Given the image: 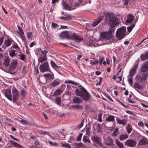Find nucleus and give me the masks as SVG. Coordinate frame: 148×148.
I'll return each instance as SVG.
<instances>
[{"mask_svg":"<svg viewBox=\"0 0 148 148\" xmlns=\"http://www.w3.org/2000/svg\"><path fill=\"white\" fill-rule=\"evenodd\" d=\"M105 19L106 22L108 23L110 27H115L119 23L118 19L112 13L106 14Z\"/></svg>","mask_w":148,"mask_h":148,"instance_id":"f257e3e1","label":"nucleus"},{"mask_svg":"<svg viewBox=\"0 0 148 148\" xmlns=\"http://www.w3.org/2000/svg\"><path fill=\"white\" fill-rule=\"evenodd\" d=\"M76 95L79 96L84 101H88L90 97V95L87 91L81 86H78L75 91Z\"/></svg>","mask_w":148,"mask_h":148,"instance_id":"f03ea898","label":"nucleus"},{"mask_svg":"<svg viewBox=\"0 0 148 148\" xmlns=\"http://www.w3.org/2000/svg\"><path fill=\"white\" fill-rule=\"evenodd\" d=\"M140 74L142 80L148 79V61L142 64L140 67Z\"/></svg>","mask_w":148,"mask_h":148,"instance_id":"7ed1b4c3","label":"nucleus"},{"mask_svg":"<svg viewBox=\"0 0 148 148\" xmlns=\"http://www.w3.org/2000/svg\"><path fill=\"white\" fill-rule=\"evenodd\" d=\"M61 37L63 38L72 39L75 40V42L79 43L83 40V38L81 36H77L75 34H73L71 36L67 32H62L60 35Z\"/></svg>","mask_w":148,"mask_h":148,"instance_id":"20e7f679","label":"nucleus"},{"mask_svg":"<svg viewBox=\"0 0 148 148\" xmlns=\"http://www.w3.org/2000/svg\"><path fill=\"white\" fill-rule=\"evenodd\" d=\"M126 27L124 26L119 28L117 30L116 36L118 40L123 38L126 36Z\"/></svg>","mask_w":148,"mask_h":148,"instance_id":"39448f33","label":"nucleus"},{"mask_svg":"<svg viewBox=\"0 0 148 148\" xmlns=\"http://www.w3.org/2000/svg\"><path fill=\"white\" fill-rule=\"evenodd\" d=\"M17 66V62L16 60H13L10 63L9 68V70L11 74H13L15 73L14 70Z\"/></svg>","mask_w":148,"mask_h":148,"instance_id":"423d86ee","label":"nucleus"},{"mask_svg":"<svg viewBox=\"0 0 148 148\" xmlns=\"http://www.w3.org/2000/svg\"><path fill=\"white\" fill-rule=\"evenodd\" d=\"M112 35L109 32H101L100 34V39L106 40H109L111 39Z\"/></svg>","mask_w":148,"mask_h":148,"instance_id":"0eeeda50","label":"nucleus"},{"mask_svg":"<svg viewBox=\"0 0 148 148\" xmlns=\"http://www.w3.org/2000/svg\"><path fill=\"white\" fill-rule=\"evenodd\" d=\"M39 69L41 72L49 71L50 69L48 63L45 62L42 63L40 65Z\"/></svg>","mask_w":148,"mask_h":148,"instance_id":"6e6552de","label":"nucleus"},{"mask_svg":"<svg viewBox=\"0 0 148 148\" xmlns=\"http://www.w3.org/2000/svg\"><path fill=\"white\" fill-rule=\"evenodd\" d=\"M12 100L13 102H16L19 97V93L16 88L12 90Z\"/></svg>","mask_w":148,"mask_h":148,"instance_id":"1a4fd4ad","label":"nucleus"},{"mask_svg":"<svg viewBox=\"0 0 148 148\" xmlns=\"http://www.w3.org/2000/svg\"><path fill=\"white\" fill-rule=\"evenodd\" d=\"M47 51L46 50L42 51L41 57L38 59V62H42L46 60L47 58L46 57V54Z\"/></svg>","mask_w":148,"mask_h":148,"instance_id":"9d476101","label":"nucleus"},{"mask_svg":"<svg viewBox=\"0 0 148 148\" xmlns=\"http://www.w3.org/2000/svg\"><path fill=\"white\" fill-rule=\"evenodd\" d=\"M136 143V142L132 139H129L124 142L125 145L131 147H134Z\"/></svg>","mask_w":148,"mask_h":148,"instance_id":"9b49d317","label":"nucleus"},{"mask_svg":"<svg viewBox=\"0 0 148 148\" xmlns=\"http://www.w3.org/2000/svg\"><path fill=\"white\" fill-rule=\"evenodd\" d=\"M91 140L94 143H96L101 146L102 145L101 143V140L99 137L96 135L92 136L91 138Z\"/></svg>","mask_w":148,"mask_h":148,"instance_id":"f8f14e48","label":"nucleus"},{"mask_svg":"<svg viewBox=\"0 0 148 148\" xmlns=\"http://www.w3.org/2000/svg\"><path fill=\"white\" fill-rule=\"evenodd\" d=\"M104 143L108 146H111L113 145L112 140L110 137H107L104 139Z\"/></svg>","mask_w":148,"mask_h":148,"instance_id":"ddd939ff","label":"nucleus"},{"mask_svg":"<svg viewBox=\"0 0 148 148\" xmlns=\"http://www.w3.org/2000/svg\"><path fill=\"white\" fill-rule=\"evenodd\" d=\"M103 16H99L97 19L94 21L92 24V25L94 27L96 26L101 22L102 20H103Z\"/></svg>","mask_w":148,"mask_h":148,"instance_id":"4468645a","label":"nucleus"},{"mask_svg":"<svg viewBox=\"0 0 148 148\" xmlns=\"http://www.w3.org/2000/svg\"><path fill=\"white\" fill-rule=\"evenodd\" d=\"M5 95L8 99L10 101H12L11 90L10 89H8L5 90Z\"/></svg>","mask_w":148,"mask_h":148,"instance_id":"2eb2a0df","label":"nucleus"},{"mask_svg":"<svg viewBox=\"0 0 148 148\" xmlns=\"http://www.w3.org/2000/svg\"><path fill=\"white\" fill-rule=\"evenodd\" d=\"M138 65L137 64H135L134 65V66L132 67V69L131 70L129 76L130 77L133 76L134 75V73L136 70L137 68L138 67Z\"/></svg>","mask_w":148,"mask_h":148,"instance_id":"dca6fc26","label":"nucleus"},{"mask_svg":"<svg viewBox=\"0 0 148 148\" xmlns=\"http://www.w3.org/2000/svg\"><path fill=\"white\" fill-rule=\"evenodd\" d=\"M134 17L131 14H129L128 15L127 19L125 21L127 23H130L134 20Z\"/></svg>","mask_w":148,"mask_h":148,"instance_id":"f3484780","label":"nucleus"},{"mask_svg":"<svg viewBox=\"0 0 148 148\" xmlns=\"http://www.w3.org/2000/svg\"><path fill=\"white\" fill-rule=\"evenodd\" d=\"M148 143V140L146 138H143L139 141V144L140 145H145Z\"/></svg>","mask_w":148,"mask_h":148,"instance_id":"a211bd4d","label":"nucleus"},{"mask_svg":"<svg viewBox=\"0 0 148 148\" xmlns=\"http://www.w3.org/2000/svg\"><path fill=\"white\" fill-rule=\"evenodd\" d=\"M5 58L3 64L5 67L6 68V67H8L9 65L10 60L8 56H5Z\"/></svg>","mask_w":148,"mask_h":148,"instance_id":"6ab92c4d","label":"nucleus"},{"mask_svg":"<svg viewBox=\"0 0 148 148\" xmlns=\"http://www.w3.org/2000/svg\"><path fill=\"white\" fill-rule=\"evenodd\" d=\"M73 100L74 103H80L82 102V100L81 99L76 96L74 97Z\"/></svg>","mask_w":148,"mask_h":148,"instance_id":"aec40b11","label":"nucleus"},{"mask_svg":"<svg viewBox=\"0 0 148 148\" xmlns=\"http://www.w3.org/2000/svg\"><path fill=\"white\" fill-rule=\"evenodd\" d=\"M140 58L142 61H144L148 59V51L145 54H142L140 56Z\"/></svg>","mask_w":148,"mask_h":148,"instance_id":"412c9836","label":"nucleus"},{"mask_svg":"<svg viewBox=\"0 0 148 148\" xmlns=\"http://www.w3.org/2000/svg\"><path fill=\"white\" fill-rule=\"evenodd\" d=\"M62 4L64 7V9L68 10H71V7L69 5L66 3L65 1H62Z\"/></svg>","mask_w":148,"mask_h":148,"instance_id":"4be33fe9","label":"nucleus"},{"mask_svg":"<svg viewBox=\"0 0 148 148\" xmlns=\"http://www.w3.org/2000/svg\"><path fill=\"white\" fill-rule=\"evenodd\" d=\"M116 121L117 123L122 124L124 125H126L127 122V121L125 119L120 120L118 119H116Z\"/></svg>","mask_w":148,"mask_h":148,"instance_id":"5701e85b","label":"nucleus"},{"mask_svg":"<svg viewBox=\"0 0 148 148\" xmlns=\"http://www.w3.org/2000/svg\"><path fill=\"white\" fill-rule=\"evenodd\" d=\"M134 86V88L136 90H138L142 88V86L137 82H135Z\"/></svg>","mask_w":148,"mask_h":148,"instance_id":"b1692460","label":"nucleus"},{"mask_svg":"<svg viewBox=\"0 0 148 148\" xmlns=\"http://www.w3.org/2000/svg\"><path fill=\"white\" fill-rule=\"evenodd\" d=\"M128 135L127 134H121L119 136V139L121 140H123L128 137Z\"/></svg>","mask_w":148,"mask_h":148,"instance_id":"393cba45","label":"nucleus"},{"mask_svg":"<svg viewBox=\"0 0 148 148\" xmlns=\"http://www.w3.org/2000/svg\"><path fill=\"white\" fill-rule=\"evenodd\" d=\"M10 143L14 145L15 147H18V148H22V147L21 145L18 144L17 143L12 141H10Z\"/></svg>","mask_w":148,"mask_h":148,"instance_id":"a878e982","label":"nucleus"},{"mask_svg":"<svg viewBox=\"0 0 148 148\" xmlns=\"http://www.w3.org/2000/svg\"><path fill=\"white\" fill-rule=\"evenodd\" d=\"M126 131L128 134L130 133L132 130V127L130 124H128L126 127Z\"/></svg>","mask_w":148,"mask_h":148,"instance_id":"bb28decb","label":"nucleus"},{"mask_svg":"<svg viewBox=\"0 0 148 148\" xmlns=\"http://www.w3.org/2000/svg\"><path fill=\"white\" fill-rule=\"evenodd\" d=\"M12 40L8 39L5 41L4 44L6 47L9 46L12 43Z\"/></svg>","mask_w":148,"mask_h":148,"instance_id":"cd10ccee","label":"nucleus"},{"mask_svg":"<svg viewBox=\"0 0 148 148\" xmlns=\"http://www.w3.org/2000/svg\"><path fill=\"white\" fill-rule=\"evenodd\" d=\"M51 64L52 67L54 69H57L58 67H60L61 66H57L56 64L53 61H51Z\"/></svg>","mask_w":148,"mask_h":148,"instance_id":"c85d7f7f","label":"nucleus"},{"mask_svg":"<svg viewBox=\"0 0 148 148\" xmlns=\"http://www.w3.org/2000/svg\"><path fill=\"white\" fill-rule=\"evenodd\" d=\"M83 141L84 142H88L89 143H91V142L89 138L86 136H84L83 138Z\"/></svg>","mask_w":148,"mask_h":148,"instance_id":"c756f323","label":"nucleus"},{"mask_svg":"<svg viewBox=\"0 0 148 148\" xmlns=\"http://www.w3.org/2000/svg\"><path fill=\"white\" fill-rule=\"evenodd\" d=\"M60 83L59 81H57V80H54L51 83V85L53 87H55L58 85Z\"/></svg>","mask_w":148,"mask_h":148,"instance_id":"7c9ffc66","label":"nucleus"},{"mask_svg":"<svg viewBox=\"0 0 148 148\" xmlns=\"http://www.w3.org/2000/svg\"><path fill=\"white\" fill-rule=\"evenodd\" d=\"M44 75L49 79H53L54 78V77L53 75L49 74H45Z\"/></svg>","mask_w":148,"mask_h":148,"instance_id":"2f4dec72","label":"nucleus"},{"mask_svg":"<svg viewBox=\"0 0 148 148\" xmlns=\"http://www.w3.org/2000/svg\"><path fill=\"white\" fill-rule=\"evenodd\" d=\"M116 143L117 146L121 148H123L124 146L123 144L119 140H116Z\"/></svg>","mask_w":148,"mask_h":148,"instance_id":"473e14b6","label":"nucleus"},{"mask_svg":"<svg viewBox=\"0 0 148 148\" xmlns=\"http://www.w3.org/2000/svg\"><path fill=\"white\" fill-rule=\"evenodd\" d=\"M114 117L113 116H109L106 119V120L109 121H113L114 120Z\"/></svg>","mask_w":148,"mask_h":148,"instance_id":"72a5a7b5","label":"nucleus"},{"mask_svg":"<svg viewBox=\"0 0 148 148\" xmlns=\"http://www.w3.org/2000/svg\"><path fill=\"white\" fill-rule=\"evenodd\" d=\"M62 92L61 89H57L54 93L53 95L57 96L60 95Z\"/></svg>","mask_w":148,"mask_h":148,"instance_id":"f704fd0d","label":"nucleus"},{"mask_svg":"<svg viewBox=\"0 0 148 148\" xmlns=\"http://www.w3.org/2000/svg\"><path fill=\"white\" fill-rule=\"evenodd\" d=\"M71 17L70 15H69L66 17L61 16L60 17V18L63 20H67L70 19Z\"/></svg>","mask_w":148,"mask_h":148,"instance_id":"c9c22d12","label":"nucleus"},{"mask_svg":"<svg viewBox=\"0 0 148 148\" xmlns=\"http://www.w3.org/2000/svg\"><path fill=\"white\" fill-rule=\"evenodd\" d=\"M99 61L98 60H90V64L92 65H96L98 63Z\"/></svg>","mask_w":148,"mask_h":148,"instance_id":"e433bc0d","label":"nucleus"},{"mask_svg":"<svg viewBox=\"0 0 148 148\" xmlns=\"http://www.w3.org/2000/svg\"><path fill=\"white\" fill-rule=\"evenodd\" d=\"M118 128H116L115 129H114V130L112 134V136H116L118 134Z\"/></svg>","mask_w":148,"mask_h":148,"instance_id":"4c0bfd02","label":"nucleus"},{"mask_svg":"<svg viewBox=\"0 0 148 148\" xmlns=\"http://www.w3.org/2000/svg\"><path fill=\"white\" fill-rule=\"evenodd\" d=\"M77 146L78 148H85V145L83 144L82 143H76Z\"/></svg>","mask_w":148,"mask_h":148,"instance_id":"58836bf2","label":"nucleus"},{"mask_svg":"<svg viewBox=\"0 0 148 148\" xmlns=\"http://www.w3.org/2000/svg\"><path fill=\"white\" fill-rule=\"evenodd\" d=\"M110 27V28L109 29L108 32H109V33L111 34L112 35V34L114 32L115 29L114 27Z\"/></svg>","mask_w":148,"mask_h":148,"instance_id":"ea45409f","label":"nucleus"},{"mask_svg":"<svg viewBox=\"0 0 148 148\" xmlns=\"http://www.w3.org/2000/svg\"><path fill=\"white\" fill-rule=\"evenodd\" d=\"M134 26L135 24H133L130 26L128 27L127 28L128 32H130Z\"/></svg>","mask_w":148,"mask_h":148,"instance_id":"a19ab883","label":"nucleus"},{"mask_svg":"<svg viewBox=\"0 0 148 148\" xmlns=\"http://www.w3.org/2000/svg\"><path fill=\"white\" fill-rule=\"evenodd\" d=\"M62 147H66L67 148H71L70 145L68 143H62Z\"/></svg>","mask_w":148,"mask_h":148,"instance_id":"79ce46f5","label":"nucleus"},{"mask_svg":"<svg viewBox=\"0 0 148 148\" xmlns=\"http://www.w3.org/2000/svg\"><path fill=\"white\" fill-rule=\"evenodd\" d=\"M15 51L14 50H12L11 51H9V54L11 57H13L15 56Z\"/></svg>","mask_w":148,"mask_h":148,"instance_id":"37998d69","label":"nucleus"},{"mask_svg":"<svg viewBox=\"0 0 148 148\" xmlns=\"http://www.w3.org/2000/svg\"><path fill=\"white\" fill-rule=\"evenodd\" d=\"M56 100L57 104L58 105H60L61 101V97H58L56 98Z\"/></svg>","mask_w":148,"mask_h":148,"instance_id":"c03bdc74","label":"nucleus"},{"mask_svg":"<svg viewBox=\"0 0 148 148\" xmlns=\"http://www.w3.org/2000/svg\"><path fill=\"white\" fill-rule=\"evenodd\" d=\"M73 108H74L75 110H77L80 108H82V107L81 106L78 105H74L73 106Z\"/></svg>","mask_w":148,"mask_h":148,"instance_id":"a18cd8bd","label":"nucleus"},{"mask_svg":"<svg viewBox=\"0 0 148 148\" xmlns=\"http://www.w3.org/2000/svg\"><path fill=\"white\" fill-rule=\"evenodd\" d=\"M32 37V33H27V37L29 39H31Z\"/></svg>","mask_w":148,"mask_h":148,"instance_id":"49530a36","label":"nucleus"},{"mask_svg":"<svg viewBox=\"0 0 148 148\" xmlns=\"http://www.w3.org/2000/svg\"><path fill=\"white\" fill-rule=\"evenodd\" d=\"M83 135L82 133H81L79 134V136L77 137V141H80L81 140L82 137Z\"/></svg>","mask_w":148,"mask_h":148,"instance_id":"de8ad7c7","label":"nucleus"},{"mask_svg":"<svg viewBox=\"0 0 148 148\" xmlns=\"http://www.w3.org/2000/svg\"><path fill=\"white\" fill-rule=\"evenodd\" d=\"M101 125L99 124H98L97 125V130L98 132H101Z\"/></svg>","mask_w":148,"mask_h":148,"instance_id":"09e8293b","label":"nucleus"},{"mask_svg":"<svg viewBox=\"0 0 148 148\" xmlns=\"http://www.w3.org/2000/svg\"><path fill=\"white\" fill-rule=\"evenodd\" d=\"M20 122L23 125H26L27 124V121L25 120L22 119L20 121Z\"/></svg>","mask_w":148,"mask_h":148,"instance_id":"8fccbe9b","label":"nucleus"},{"mask_svg":"<svg viewBox=\"0 0 148 148\" xmlns=\"http://www.w3.org/2000/svg\"><path fill=\"white\" fill-rule=\"evenodd\" d=\"M86 134L88 135V136H89L90 133L89 129L87 128H86Z\"/></svg>","mask_w":148,"mask_h":148,"instance_id":"3c124183","label":"nucleus"},{"mask_svg":"<svg viewBox=\"0 0 148 148\" xmlns=\"http://www.w3.org/2000/svg\"><path fill=\"white\" fill-rule=\"evenodd\" d=\"M128 82L130 84V85L131 86H132V83L133 82V80L131 78H129L128 79Z\"/></svg>","mask_w":148,"mask_h":148,"instance_id":"603ef678","label":"nucleus"},{"mask_svg":"<svg viewBox=\"0 0 148 148\" xmlns=\"http://www.w3.org/2000/svg\"><path fill=\"white\" fill-rule=\"evenodd\" d=\"M49 142L50 144L52 146H56L58 145V144L57 143H53L52 142L50 141H49Z\"/></svg>","mask_w":148,"mask_h":148,"instance_id":"864d4df0","label":"nucleus"},{"mask_svg":"<svg viewBox=\"0 0 148 148\" xmlns=\"http://www.w3.org/2000/svg\"><path fill=\"white\" fill-rule=\"evenodd\" d=\"M20 58L22 60H24L25 58V56L23 54H20Z\"/></svg>","mask_w":148,"mask_h":148,"instance_id":"5fc2aeb1","label":"nucleus"},{"mask_svg":"<svg viewBox=\"0 0 148 148\" xmlns=\"http://www.w3.org/2000/svg\"><path fill=\"white\" fill-rule=\"evenodd\" d=\"M21 94L22 96H25L26 95V92L23 90H22L21 91Z\"/></svg>","mask_w":148,"mask_h":148,"instance_id":"6e6d98bb","label":"nucleus"},{"mask_svg":"<svg viewBox=\"0 0 148 148\" xmlns=\"http://www.w3.org/2000/svg\"><path fill=\"white\" fill-rule=\"evenodd\" d=\"M84 122V120H83L82 121L81 124L78 125V127L79 128V129L80 128L83 126V125Z\"/></svg>","mask_w":148,"mask_h":148,"instance_id":"4d7b16f0","label":"nucleus"},{"mask_svg":"<svg viewBox=\"0 0 148 148\" xmlns=\"http://www.w3.org/2000/svg\"><path fill=\"white\" fill-rule=\"evenodd\" d=\"M65 83H71V84H75V83L74 82H73V81H70V80L65 81Z\"/></svg>","mask_w":148,"mask_h":148,"instance_id":"13d9d810","label":"nucleus"},{"mask_svg":"<svg viewBox=\"0 0 148 148\" xmlns=\"http://www.w3.org/2000/svg\"><path fill=\"white\" fill-rule=\"evenodd\" d=\"M138 125L140 126H143V127L144 126V124L143 123L142 121H139L138 123Z\"/></svg>","mask_w":148,"mask_h":148,"instance_id":"bf43d9fd","label":"nucleus"},{"mask_svg":"<svg viewBox=\"0 0 148 148\" xmlns=\"http://www.w3.org/2000/svg\"><path fill=\"white\" fill-rule=\"evenodd\" d=\"M58 26V24L57 23H52V27L54 28L55 27H57Z\"/></svg>","mask_w":148,"mask_h":148,"instance_id":"052dcab7","label":"nucleus"},{"mask_svg":"<svg viewBox=\"0 0 148 148\" xmlns=\"http://www.w3.org/2000/svg\"><path fill=\"white\" fill-rule=\"evenodd\" d=\"M36 45V43L35 42H32L30 44L29 46L30 47H32L34 45Z\"/></svg>","mask_w":148,"mask_h":148,"instance_id":"680f3d73","label":"nucleus"},{"mask_svg":"<svg viewBox=\"0 0 148 148\" xmlns=\"http://www.w3.org/2000/svg\"><path fill=\"white\" fill-rule=\"evenodd\" d=\"M104 59V58L102 57L101 58L99 59V63L101 65L102 64V62H103V59Z\"/></svg>","mask_w":148,"mask_h":148,"instance_id":"e2e57ef3","label":"nucleus"},{"mask_svg":"<svg viewBox=\"0 0 148 148\" xmlns=\"http://www.w3.org/2000/svg\"><path fill=\"white\" fill-rule=\"evenodd\" d=\"M99 79H100V80H99V82H98V83H97L96 84V85H100V84L101 82V80H102V77H99Z\"/></svg>","mask_w":148,"mask_h":148,"instance_id":"0e129e2a","label":"nucleus"},{"mask_svg":"<svg viewBox=\"0 0 148 148\" xmlns=\"http://www.w3.org/2000/svg\"><path fill=\"white\" fill-rule=\"evenodd\" d=\"M122 1L124 2V4L125 5H126L128 3L129 0H122Z\"/></svg>","mask_w":148,"mask_h":148,"instance_id":"69168bd1","label":"nucleus"},{"mask_svg":"<svg viewBox=\"0 0 148 148\" xmlns=\"http://www.w3.org/2000/svg\"><path fill=\"white\" fill-rule=\"evenodd\" d=\"M98 121L100 122L102 121V120L101 119V114H99Z\"/></svg>","mask_w":148,"mask_h":148,"instance_id":"338daca9","label":"nucleus"},{"mask_svg":"<svg viewBox=\"0 0 148 148\" xmlns=\"http://www.w3.org/2000/svg\"><path fill=\"white\" fill-rule=\"evenodd\" d=\"M13 47L14 48H15L16 49H19V47L17 45V44H14L13 46Z\"/></svg>","mask_w":148,"mask_h":148,"instance_id":"774afa93","label":"nucleus"}]
</instances>
